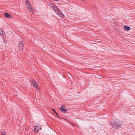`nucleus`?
<instances>
[{
	"instance_id": "1",
	"label": "nucleus",
	"mask_w": 135,
	"mask_h": 135,
	"mask_svg": "<svg viewBox=\"0 0 135 135\" xmlns=\"http://www.w3.org/2000/svg\"><path fill=\"white\" fill-rule=\"evenodd\" d=\"M54 9V11L60 17H62L63 15V14L61 11L57 7L55 9Z\"/></svg>"
},
{
	"instance_id": "2",
	"label": "nucleus",
	"mask_w": 135,
	"mask_h": 135,
	"mask_svg": "<svg viewBox=\"0 0 135 135\" xmlns=\"http://www.w3.org/2000/svg\"><path fill=\"white\" fill-rule=\"evenodd\" d=\"M24 43L22 41H20L19 44L18 45L19 47V50L21 51H22L23 49V48L24 47Z\"/></svg>"
},
{
	"instance_id": "3",
	"label": "nucleus",
	"mask_w": 135,
	"mask_h": 135,
	"mask_svg": "<svg viewBox=\"0 0 135 135\" xmlns=\"http://www.w3.org/2000/svg\"><path fill=\"white\" fill-rule=\"evenodd\" d=\"M116 124H111L112 126L113 127L114 129H118V124L117 123L115 122Z\"/></svg>"
},
{
	"instance_id": "4",
	"label": "nucleus",
	"mask_w": 135,
	"mask_h": 135,
	"mask_svg": "<svg viewBox=\"0 0 135 135\" xmlns=\"http://www.w3.org/2000/svg\"><path fill=\"white\" fill-rule=\"evenodd\" d=\"M63 105H62L61 107L60 108V110L62 112H64V113L67 112V110L65 108V107H63Z\"/></svg>"
},
{
	"instance_id": "5",
	"label": "nucleus",
	"mask_w": 135,
	"mask_h": 135,
	"mask_svg": "<svg viewBox=\"0 0 135 135\" xmlns=\"http://www.w3.org/2000/svg\"><path fill=\"white\" fill-rule=\"evenodd\" d=\"M38 127V125L37 126H35L34 127V129H33V131L34 132H36L37 133L39 130H41V128L37 129Z\"/></svg>"
},
{
	"instance_id": "6",
	"label": "nucleus",
	"mask_w": 135,
	"mask_h": 135,
	"mask_svg": "<svg viewBox=\"0 0 135 135\" xmlns=\"http://www.w3.org/2000/svg\"><path fill=\"white\" fill-rule=\"evenodd\" d=\"M36 81L34 82H33L32 84L34 88H36V89H39V87L38 86V85L36 83Z\"/></svg>"
},
{
	"instance_id": "7",
	"label": "nucleus",
	"mask_w": 135,
	"mask_h": 135,
	"mask_svg": "<svg viewBox=\"0 0 135 135\" xmlns=\"http://www.w3.org/2000/svg\"><path fill=\"white\" fill-rule=\"evenodd\" d=\"M124 29L126 31H129L131 29V28L129 26H128L126 25H124Z\"/></svg>"
},
{
	"instance_id": "8",
	"label": "nucleus",
	"mask_w": 135,
	"mask_h": 135,
	"mask_svg": "<svg viewBox=\"0 0 135 135\" xmlns=\"http://www.w3.org/2000/svg\"><path fill=\"white\" fill-rule=\"evenodd\" d=\"M52 110L55 113L56 115H57L60 118L64 119V118H61L60 117V116L59 115V114L57 113V112L54 109L52 108Z\"/></svg>"
},
{
	"instance_id": "9",
	"label": "nucleus",
	"mask_w": 135,
	"mask_h": 135,
	"mask_svg": "<svg viewBox=\"0 0 135 135\" xmlns=\"http://www.w3.org/2000/svg\"><path fill=\"white\" fill-rule=\"evenodd\" d=\"M5 33V32L2 29L0 28V35H4Z\"/></svg>"
},
{
	"instance_id": "10",
	"label": "nucleus",
	"mask_w": 135,
	"mask_h": 135,
	"mask_svg": "<svg viewBox=\"0 0 135 135\" xmlns=\"http://www.w3.org/2000/svg\"><path fill=\"white\" fill-rule=\"evenodd\" d=\"M4 16L7 18H9V17H10V15L7 13H5Z\"/></svg>"
},
{
	"instance_id": "11",
	"label": "nucleus",
	"mask_w": 135,
	"mask_h": 135,
	"mask_svg": "<svg viewBox=\"0 0 135 135\" xmlns=\"http://www.w3.org/2000/svg\"><path fill=\"white\" fill-rule=\"evenodd\" d=\"M27 8L28 9V11H30V12L32 11V7L30 6L28 7H27Z\"/></svg>"
},
{
	"instance_id": "12",
	"label": "nucleus",
	"mask_w": 135,
	"mask_h": 135,
	"mask_svg": "<svg viewBox=\"0 0 135 135\" xmlns=\"http://www.w3.org/2000/svg\"><path fill=\"white\" fill-rule=\"evenodd\" d=\"M25 3L27 5H29V6H30V2H29L28 0H25Z\"/></svg>"
},
{
	"instance_id": "13",
	"label": "nucleus",
	"mask_w": 135,
	"mask_h": 135,
	"mask_svg": "<svg viewBox=\"0 0 135 135\" xmlns=\"http://www.w3.org/2000/svg\"><path fill=\"white\" fill-rule=\"evenodd\" d=\"M50 6L52 8L53 7L54 8H56L55 7V5L53 3H51V4Z\"/></svg>"
},
{
	"instance_id": "14",
	"label": "nucleus",
	"mask_w": 135,
	"mask_h": 135,
	"mask_svg": "<svg viewBox=\"0 0 135 135\" xmlns=\"http://www.w3.org/2000/svg\"><path fill=\"white\" fill-rule=\"evenodd\" d=\"M30 81L31 82V84H32V83H33V82H34V81H35V80H33L32 79H30Z\"/></svg>"
},
{
	"instance_id": "15",
	"label": "nucleus",
	"mask_w": 135,
	"mask_h": 135,
	"mask_svg": "<svg viewBox=\"0 0 135 135\" xmlns=\"http://www.w3.org/2000/svg\"><path fill=\"white\" fill-rule=\"evenodd\" d=\"M117 26H114V28L116 31H118V28L116 27Z\"/></svg>"
},
{
	"instance_id": "16",
	"label": "nucleus",
	"mask_w": 135,
	"mask_h": 135,
	"mask_svg": "<svg viewBox=\"0 0 135 135\" xmlns=\"http://www.w3.org/2000/svg\"><path fill=\"white\" fill-rule=\"evenodd\" d=\"M6 133L4 132H2L1 135H5Z\"/></svg>"
},
{
	"instance_id": "17",
	"label": "nucleus",
	"mask_w": 135,
	"mask_h": 135,
	"mask_svg": "<svg viewBox=\"0 0 135 135\" xmlns=\"http://www.w3.org/2000/svg\"><path fill=\"white\" fill-rule=\"evenodd\" d=\"M122 125V124H119V126H118V127H119V128H120V127H121V126Z\"/></svg>"
},
{
	"instance_id": "18",
	"label": "nucleus",
	"mask_w": 135,
	"mask_h": 135,
	"mask_svg": "<svg viewBox=\"0 0 135 135\" xmlns=\"http://www.w3.org/2000/svg\"><path fill=\"white\" fill-rule=\"evenodd\" d=\"M13 17V16H10V17H9V18H11Z\"/></svg>"
},
{
	"instance_id": "19",
	"label": "nucleus",
	"mask_w": 135,
	"mask_h": 135,
	"mask_svg": "<svg viewBox=\"0 0 135 135\" xmlns=\"http://www.w3.org/2000/svg\"><path fill=\"white\" fill-rule=\"evenodd\" d=\"M39 128H41V126L40 125L38 126V127L37 129H39Z\"/></svg>"
}]
</instances>
